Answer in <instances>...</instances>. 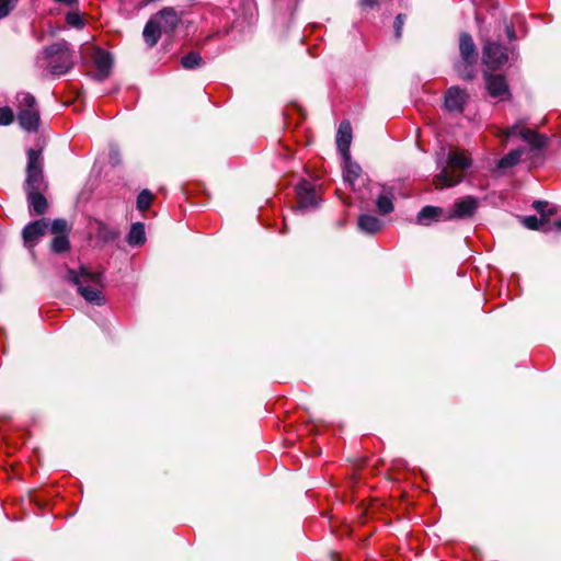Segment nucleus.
I'll use <instances>...</instances> for the list:
<instances>
[{"mask_svg": "<svg viewBox=\"0 0 561 561\" xmlns=\"http://www.w3.org/2000/svg\"><path fill=\"white\" fill-rule=\"evenodd\" d=\"M203 57L197 51H190L181 58V66L184 69L193 70L203 65Z\"/></svg>", "mask_w": 561, "mask_h": 561, "instance_id": "a878e982", "label": "nucleus"}, {"mask_svg": "<svg viewBox=\"0 0 561 561\" xmlns=\"http://www.w3.org/2000/svg\"><path fill=\"white\" fill-rule=\"evenodd\" d=\"M154 199V195L147 188L142 190L137 196V209L140 211H146L150 208L152 202Z\"/></svg>", "mask_w": 561, "mask_h": 561, "instance_id": "c85d7f7f", "label": "nucleus"}, {"mask_svg": "<svg viewBox=\"0 0 561 561\" xmlns=\"http://www.w3.org/2000/svg\"><path fill=\"white\" fill-rule=\"evenodd\" d=\"M49 227L48 219L41 218L28 222L22 230V239L25 248L34 249L37 242L47 233Z\"/></svg>", "mask_w": 561, "mask_h": 561, "instance_id": "6e6552de", "label": "nucleus"}, {"mask_svg": "<svg viewBox=\"0 0 561 561\" xmlns=\"http://www.w3.org/2000/svg\"><path fill=\"white\" fill-rule=\"evenodd\" d=\"M18 123L27 133H36L41 125V114L35 96L28 92L18 95Z\"/></svg>", "mask_w": 561, "mask_h": 561, "instance_id": "39448f33", "label": "nucleus"}, {"mask_svg": "<svg viewBox=\"0 0 561 561\" xmlns=\"http://www.w3.org/2000/svg\"><path fill=\"white\" fill-rule=\"evenodd\" d=\"M162 32L163 31L161 30L160 22L157 19H154L153 16H151L147 21V23L144 27V31H142V36H144L145 43L149 47L156 46L161 37Z\"/></svg>", "mask_w": 561, "mask_h": 561, "instance_id": "a211bd4d", "label": "nucleus"}, {"mask_svg": "<svg viewBox=\"0 0 561 561\" xmlns=\"http://www.w3.org/2000/svg\"><path fill=\"white\" fill-rule=\"evenodd\" d=\"M477 62L461 61L455 64V70L459 78L466 81H472L476 78L474 66Z\"/></svg>", "mask_w": 561, "mask_h": 561, "instance_id": "5701e85b", "label": "nucleus"}, {"mask_svg": "<svg viewBox=\"0 0 561 561\" xmlns=\"http://www.w3.org/2000/svg\"><path fill=\"white\" fill-rule=\"evenodd\" d=\"M505 31L510 41H514L516 38V32L513 25H506Z\"/></svg>", "mask_w": 561, "mask_h": 561, "instance_id": "ea45409f", "label": "nucleus"}, {"mask_svg": "<svg viewBox=\"0 0 561 561\" xmlns=\"http://www.w3.org/2000/svg\"><path fill=\"white\" fill-rule=\"evenodd\" d=\"M43 58L46 60V67L53 76L65 75L75 66L72 53L66 41L46 46L43 49Z\"/></svg>", "mask_w": 561, "mask_h": 561, "instance_id": "7ed1b4c3", "label": "nucleus"}, {"mask_svg": "<svg viewBox=\"0 0 561 561\" xmlns=\"http://www.w3.org/2000/svg\"><path fill=\"white\" fill-rule=\"evenodd\" d=\"M93 62L96 69V72L93 75V78L99 82H103L112 73V68L114 64L112 54L102 48H98L93 56Z\"/></svg>", "mask_w": 561, "mask_h": 561, "instance_id": "9d476101", "label": "nucleus"}, {"mask_svg": "<svg viewBox=\"0 0 561 561\" xmlns=\"http://www.w3.org/2000/svg\"><path fill=\"white\" fill-rule=\"evenodd\" d=\"M523 153L524 150L522 148L511 150L507 154H505L499 160L497 168L508 169L516 165L520 161Z\"/></svg>", "mask_w": 561, "mask_h": 561, "instance_id": "b1692460", "label": "nucleus"}, {"mask_svg": "<svg viewBox=\"0 0 561 561\" xmlns=\"http://www.w3.org/2000/svg\"><path fill=\"white\" fill-rule=\"evenodd\" d=\"M58 3L65 4L70 9H77L79 7V0H55Z\"/></svg>", "mask_w": 561, "mask_h": 561, "instance_id": "58836bf2", "label": "nucleus"}, {"mask_svg": "<svg viewBox=\"0 0 561 561\" xmlns=\"http://www.w3.org/2000/svg\"><path fill=\"white\" fill-rule=\"evenodd\" d=\"M471 159L460 152H450L447 165L434 178L436 188L453 187L460 183L463 171L471 165Z\"/></svg>", "mask_w": 561, "mask_h": 561, "instance_id": "f03ea898", "label": "nucleus"}, {"mask_svg": "<svg viewBox=\"0 0 561 561\" xmlns=\"http://www.w3.org/2000/svg\"><path fill=\"white\" fill-rule=\"evenodd\" d=\"M531 206L540 215V218L546 222H549L550 217L558 213L557 207L549 208V203L546 201H535Z\"/></svg>", "mask_w": 561, "mask_h": 561, "instance_id": "393cba45", "label": "nucleus"}, {"mask_svg": "<svg viewBox=\"0 0 561 561\" xmlns=\"http://www.w3.org/2000/svg\"><path fill=\"white\" fill-rule=\"evenodd\" d=\"M407 21V15L403 13H399L393 22V28H394V37L397 39H400L402 37V30L403 25Z\"/></svg>", "mask_w": 561, "mask_h": 561, "instance_id": "c9c22d12", "label": "nucleus"}, {"mask_svg": "<svg viewBox=\"0 0 561 561\" xmlns=\"http://www.w3.org/2000/svg\"><path fill=\"white\" fill-rule=\"evenodd\" d=\"M126 241L133 247L142 245L146 242L145 225L142 222L133 224Z\"/></svg>", "mask_w": 561, "mask_h": 561, "instance_id": "412c9836", "label": "nucleus"}, {"mask_svg": "<svg viewBox=\"0 0 561 561\" xmlns=\"http://www.w3.org/2000/svg\"><path fill=\"white\" fill-rule=\"evenodd\" d=\"M517 129H518V126L517 125H513V126H511V127L505 129L504 135L506 137H512V136L516 135Z\"/></svg>", "mask_w": 561, "mask_h": 561, "instance_id": "a19ab883", "label": "nucleus"}, {"mask_svg": "<svg viewBox=\"0 0 561 561\" xmlns=\"http://www.w3.org/2000/svg\"><path fill=\"white\" fill-rule=\"evenodd\" d=\"M15 115L10 106L0 107V125L9 126L14 122Z\"/></svg>", "mask_w": 561, "mask_h": 561, "instance_id": "473e14b6", "label": "nucleus"}, {"mask_svg": "<svg viewBox=\"0 0 561 561\" xmlns=\"http://www.w3.org/2000/svg\"><path fill=\"white\" fill-rule=\"evenodd\" d=\"M376 207L380 215H388L393 211L392 198L387 195H379L376 199Z\"/></svg>", "mask_w": 561, "mask_h": 561, "instance_id": "c756f323", "label": "nucleus"}, {"mask_svg": "<svg viewBox=\"0 0 561 561\" xmlns=\"http://www.w3.org/2000/svg\"><path fill=\"white\" fill-rule=\"evenodd\" d=\"M66 22L75 28H82L84 26V21L79 13L78 7L77 9H71V11L67 13Z\"/></svg>", "mask_w": 561, "mask_h": 561, "instance_id": "2f4dec72", "label": "nucleus"}, {"mask_svg": "<svg viewBox=\"0 0 561 561\" xmlns=\"http://www.w3.org/2000/svg\"><path fill=\"white\" fill-rule=\"evenodd\" d=\"M553 226L556 229L561 230V217L557 221H554Z\"/></svg>", "mask_w": 561, "mask_h": 561, "instance_id": "79ce46f5", "label": "nucleus"}, {"mask_svg": "<svg viewBox=\"0 0 561 561\" xmlns=\"http://www.w3.org/2000/svg\"><path fill=\"white\" fill-rule=\"evenodd\" d=\"M344 161V180L352 186L354 182L360 176L362 168L357 162L352 161V157L348 159L343 158Z\"/></svg>", "mask_w": 561, "mask_h": 561, "instance_id": "4be33fe9", "label": "nucleus"}, {"mask_svg": "<svg viewBox=\"0 0 561 561\" xmlns=\"http://www.w3.org/2000/svg\"><path fill=\"white\" fill-rule=\"evenodd\" d=\"M459 55L462 60L468 62H477L479 53L477 45L468 32H461L459 34Z\"/></svg>", "mask_w": 561, "mask_h": 561, "instance_id": "2eb2a0df", "label": "nucleus"}, {"mask_svg": "<svg viewBox=\"0 0 561 561\" xmlns=\"http://www.w3.org/2000/svg\"><path fill=\"white\" fill-rule=\"evenodd\" d=\"M519 136L527 141L531 148L541 149L547 145L548 138L543 134H539L534 129L520 128L518 130Z\"/></svg>", "mask_w": 561, "mask_h": 561, "instance_id": "aec40b11", "label": "nucleus"}, {"mask_svg": "<svg viewBox=\"0 0 561 561\" xmlns=\"http://www.w3.org/2000/svg\"><path fill=\"white\" fill-rule=\"evenodd\" d=\"M358 4L363 9L367 8H378L380 5V0H359Z\"/></svg>", "mask_w": 561, "mask_h": 561, "instance_id": "e433bc0d", "label": "nucleus"}, {"mask_svg": "<svg viewBox=\"0 0 561 561\" xmlns=\"http://www.w3.org/2000/svg\"><path fill=\"white\" fill-rule=\"evenodd\" d=\"M153 18L160 22L161 30L168 35H172L181 24V16L172 7H164Z\"/></svg>", "mask_w": 561, "mask_h": 561, "instance_id": "ddd939ff", "label": "nucleus"}, {"mask_svg": "<svg viewBox=\"0 0 561 561\" xmlns=\"http://www.w3.org/2000/svg\"><path fill=\"white\" fill-rule=\"evenodd\" d=\"M508 61L507 48L499 42L486 41L482 48V64L490 71L501 70Z\"/></svg>", "mask_w": 561, "mask_h": 561, "instance_id": "423d86ee", "label": "nucleus"}, {"mask_svg": "<svg viewBox=\"0 0 561 561\" xmlns=\"http://www.w3.org/2000/svg\"><path fill=\"white\" fill-rule=\"evenodd\" d=\"M446 210L438 206L426 205L421 208L416 215V224L421 226H430L432 222L444 220Z\"/></svg>", "mask_w": 561, "mask_h": 561, "instance_id": "f3484780", "label": "nucleus"}, {"mask_svg": "<svg viewBox=\"0 0 561 561\" xmlns=\"http://www.w3.org/2000/svg\"><path fill=\"white\" fill-rule=\"evenodd\" d=\"M357 226L362 232L375 234L383 228V222L376 216L363 214L358 217Z\"/></svg>", "mask_w": 561, "mask_h": 561, "instance_id": "6ab92c4d", "label": "nucleus"}, {"mask_svg": "<svg viewBox=\"0 0 561 561\" xmlns=\"http://www.w3.org/2000/svg\"><path fill=\"white\" fill-rule=\"evenodd\" d=\"M96 234H98V238L100 240H102L103 242H105V243H110V242L115 241L118 238V236H119L118 231H116L115 229L108 227L104 222H99L98 224Z\"/></svg>", "mask_w": 561, "mask_h": 561, "instance_id": "bb28decb", "label": "nucleus"}, {"mask_svg": "<svg viewBox=\"0 0 561 561\" xmlns=\"http://www.w3.org/2000/svg\"><path fill=\"white\" fill-rule=\"evenodd\" d=\"M483 78L486 90L492 98L511 96L510 87L504 75L484 71Z\"/></svg>", "mask_w": 561, "mask_h": 561, "instance_id": "9b49d317", "label": "nucleus"}, {"mask_svg": "<svg viewBox=\"0 0 561 561\" xmlns=\"http://www.w3.org/2000/svg\"><path fill=\"white\" fill-rule=\"evenodd\" d=\"M469 95L465 89L458 85L448 88L444 95V108L449 113L461 114L465 111Z\"/></svg>", "mask_w": 561, "mask_h": 561, "instance_id": "1a4fd4ad", "label": "nucleus"}, {"mask_svg": "<svg viewBox=\"0 0 561 561\" xmlns=\"http://www.w3.org/2000/svg\"><path fill=\"white\" fill-rule=\"evenodd\" d=\"M42 153V148H30L26 151L27 163L25 169L26 176L23 183L24 191H38L48 188V183L44 174V160Z\"/></svg>", "mask_w": 561, "mask_h": 561, "instance_id": "20e7f679", "label": "nucleus"}, {"mask_svg": "<svg viewBox=\"0 0 561 561\" xmlns=\"http://www.w3.org/2000/svg\"><path fill=\"white\" fill-rule=\"evenodd\" d=\"M478 198L471 195H467L462 198L457 199L454 205L446 210L444 220H465L472 218L478 209Z\"/></svg>", "mask_w": 561, "mask_h": 561, "instance_id": "0eeeda50", "label": "nucleus"}, {"mask_svg": "<svg viewBox=\"0 0 561 561\" xmlns=\"http://www.w3.org/2000/svg\"><path fill=\"white\" fill-rule=\"evenodd\" d=\"M352 142V126L348 121H343L336 134V148L342 158H350V147Z\"/></svg>", "mask_w": 561, "mask_h": 561, "instance_id": "dca6fc26", "label": "nucleus"}, {"mask_svg": "<svg viewBox=\"0 0 561 561\" xmlns=\"http://www.w3.org/2000/svg\"><path fill=\"white\" fill-rule=\"evenodd\" d=\"M111 162L116 165L121 163V153L118 149H111L110 151Z\"/></svg>", "mask_w": 561, "mask_h": 561, "instance_id": "4c0bfd02", "label": "nucleus"}, {"mask_svg": "<svg viewBox=\"0 0 561 561\" xmlns=\"http://www.w3.org/2000/svg\"><path fill=\"white\" fill-rule=\"evenodd\" d=\"M297 208L307 209L318 204V196L314 187L306 180H301L295 187Z\"/></svg>", "mask_w": 561, "mask_h": 561, "instance_id": "f8f14e48", "label": "nucleus"}, {"mask_svg": "<svg viewBox=\"0 0 561 561\" xmlns=\"http://www.w3.org/2000/svg\"><path fill=\"white\" fill-rule=\"evenodd\" d=\"M523 224L529 230H540L547 222L536 216H527L524 217Z\"/></svg>", "mask_w": 561, "mask_h": 561, "instance_id": "72a5a7b5", "label": "nucleus"}, {"mask_svg": "<svg viewBox=\"0 0 561 561\" xmlns=\"http://www.w3.org/2000/svg\"><path fill=\"white\" fill-rule=\"evenodd\" d=\"M69 230L70 227L64 218L54 219L50 225V231L56 236H68Z\"/></svg>", "mask_w": 561, "mask_h": 561, "instance_id": "7c9ffc66", "label": "nucleus"}, {"mask_svg": "<svg viewBox=\"0 0 561 561\" xmlns=\"http://www.w3.org/2000/svg\"><path fill=\"white\" fill-rule=\"evenodd\" d=\"M65 279L76 286L78 294L89 304L103 306L105 296L99 289L104 286L103 272H92L85 265H80L79 270L68 268Z\"/></svg>", "mask_w": 561, "mask_h": 561, "instance_id": "f257e3e1", "label": "nucleus"}, {"mask_svg": "<svg viewBox=\"0 0 561 561\" xmlns=\"http://www.w3.org/2000/svg\"><path fill=\"white\" fill-rule=\"evenodd\" d=\"M47 190L38 191H24L28 204V209L32 215L43 216L48 210V202L44 195Z\"/></svg>", "mask_w": 561, "mask_h": 561, "instance_id": "4468645a", "label": "nucleus"}, {"mask_svg": "<svg viewBox=\"0 0 561 561\" xmlns=\"http://www.w3.org/2000/svg\"><path fill=\"white\" fill-rule=\"evenodd\" d=\"M70 249L68 236H56L50 241V250L54 253L61 254Z\"/></svg>", "mask_w": 561, "mask_h": 561, "instance_id": "cd10ccee", "label": "nucleus"}, {"mask_svg": "<svg viewBox=\"0 0 561 561\" xmlns=\"http://www.w3.org/2000/svg\"><path fill=\"white\" fill-rule=\"evenodd\" d=\"M18 0H0V20L7 18L15 8Z\"/></svg>", "mask_w": 561, "mask_h": 561, "instance_id": "f704fd0d", "label": "nucleus"}]
</instances>
